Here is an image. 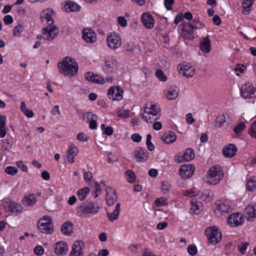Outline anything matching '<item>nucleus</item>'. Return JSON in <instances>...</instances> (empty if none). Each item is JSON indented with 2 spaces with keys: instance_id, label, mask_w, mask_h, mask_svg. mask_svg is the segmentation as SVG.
<instances>
[{
  "instance_id": "1",
  "label": "nucleus",
  "mask_w": 256,
  "mask_h": 256,
  "mask_svg": "<svg viewBox=\"0 0 256 256\" xmlns=\"http://www.w3.org/2000/svg\"><path fill=\"white\" fill-rule=\"evenodd\" d=\"M58 68L60 74L71 78L78 73V66L74 58L66 57L58 64Z\"/></svg>"
},
{
  "instance_id": "2",
  "label": "nucleus",
  "mask_w": 256,
  "mask_h": 256,
  "mask_svg": "<svg viewBox=\"0 0 256 256\" xmlns=\"http://www.w3.org/2000/svg\"><path fill=\"white\" fill-rule=\"evenodd\" d=\"M160 116V109L158 106L152 103L146 104L142 118L144 122L152 123Z\"/></svg>"
},
{
  "instance_id": "3",
  "label": "nucleus",
  "mask_w": 256,
  "mask_h": 256,
  "mask_svg": "<svg viewBox=\"0 0 256 256\" xmlns=\"http://www.w3.org/2000/svg\"><path fill=\"white\" fill-rule=\"evenodd\" d=\"M224 173L218 166L211 167L207 172L206 182L210 184H216L222 180Z\"/></svg>"
},
{
  "instance_id": "4",
  "label": "nucleus",
  "mask_w": 256,
  "mask_h": 256,
  "mask_svg": "<svg viewBox=\"0 0 256 256\" xmlns=\"http://www.w3.org/2000/svg\"><path fill=\"white\" fill-rule=\"evenodd\" d=\"M205 234L208 242L214 245L219 242L222 239V233L220 230L216 226H210L205 230Z\"/></svg>"
},
{
  "instance_id": "5",
  "label": "nucleus",
  "mask_w": 256,
  "mask_h": 256,
  "mask_svg": "<svg viewBox=\"0 0 256 256\" xmlns=\"http://www.w3.org/2000/svg\"><path fill=\"white\" fill-rule=\"evenodd\" d=\"M37 225L39 230L42 233L51 234L54 232L53 222L50 216H44L38 220Z\"/></svg>"
},
{
  "instance_id": "6",
  "label": "nucleus",
  "mask_w": 256,
  "mask_h": 256,
  "mask_svg": "<svg viewBox=\"0 0 256 256\" xmlns=\"http://www.w3.org/2000/svg\"><path fill=\"white\" fill-rule=\"evenodd\" d=\"M80 210L83 214H95L100 211V207L96 202H92L87 200L80 206Z\"/></svg>"
},
{
  "instance_id": "7",
  "label": "nucleus",
  "mask_w": 256,
  "mask_h": 256,
  "mask_svg": "<svg viewBox=\"0 0 256 256\" xmlns=\"http://www.w3.org/2000/svg\"><path fill=\"white\" fill-rule=\"evenodd\" d=\"M241 96L244 99L256 98V88L250 82H246L241 86Z\"/></svg>"
},
{
  "instance_id": "8",
  "label": "nucleus",
  "mask_w": 256,
  "mask_h": 256,
  "mask_svg": "<svg viewBox=\"0 0 256 256\" xmlns=\"http://www.w3.org/2000/svg\"><path fill=\"white\" fill-rule=\"evenodd\" d=\"M2 205L6 212L15 213L22 212V206L19 204L16 203L8 198L3 199L2 201Z\"/></svg>"
},
{
  "instance_id": "9",
  "label": "nucleus",
  "mask_w": 256,
  "mask_h": 256,
  "mask_svg": "<svg viewBox=\"0 0 256 256\" xmlns=\"http://www.w3.org/2000/svg\"><path fill=\"white\" fill-rule=\"evenodd\" d=\"M42 34H44V40L51 41L58 35V28L56 25L48 26L42 29Z\"/></svg>"
},
{
  "instance_id": "10",
  "label": "nucleus",
  "mask_w": 256,
  "mask_h": 256,
  "mask_svg": "<svg viewBox=\"0 0 256 256\" xmlns=\"http://www.w3.org/2000/svg\"><path fill=\"white\" fill-rule=\"evenodd\" d=\"M106 42L108 46L112 50H116L122 45V40L120 36L116 33H110L107 36Z\"/></svg>"
},
{
  "instance_id": "11",
  "label": "nucleus",
  "mask_w": 256,
  "mask_h": 256,
  "mask_svg": "<svg viewBox=\"0 0 256 256\" xmlns=\"http://www.w3.org/2000/svg\"><path fill=\"white\" fill-rule=\"evenodd\" d=\"M124 90L119 86H111L108 91V96L112 100H120L123 98Z\"/></svg>"
},
{
  "instance_id": "12",
  "label": "nucleus",
  "mask_w": 256,
  "mask_h": 256,
  "mask_svg": "<svg viewBox=\"0 0 256 256\" xmlns=\"http://www.w3.org/2000/svg\"><path fill=\"white\" fill-rule=\"evenodd\" d=\"M215 212L223 214L228 213L231 210L230 202L228 200H220L216 202Z\"/></svg>"
},
{
  "instance_id": "13",
  "label": "nucleus",
  "mask_w": 256,
  "mask_h": 256,
  "mask_svg": "<svg viewBox=\"0 0 256 256\" xmlns=\"http://www.w3.org/2000/svg\"><path fill=\"white\" fill-rule=\"evenodd\" d=\"M244 222V217L240 213L232 214L228 218V223L231 226H241Z\"/></svg>"
},
{
  "instance_id": "14",
  "label": "nucleus",
  "mask_w": 256,
  "mask_h": 256,
  "mask_svg": "<svg viewBox=\"0 0 256 256\" xmlns=\"http://www.w3.org/2000/svg\"><path fill=\"white\" fill-rule=\"evenodd\" d=\"M178 69L180 74L186 78L192 77L194 74V68L186 63L180 64Z\"/></svg>"
},
{
  "instance_id": "15",
  "label": "nucleus",
  "mask_w": 256,
  "mask_h": 256,
  "mask_svg": "<svg viewBox=\"0 0 256 256\" xmlns=\"http://www.w3.org/2000/svg\"><path fill=\"white\" fill-rule=\"evenodd\" d=\"M195 154L194 150L192 148H187L183 154L177 155L176 156V160L178 162H188L192 160L194 158Z\"/></svg>"
},
{
  "instance_id": "16",
  "label": "nucleus",
  "mask_w": 256,
  "mask_h": 256,
  "mask_svg": "<svg viewBox=\"0 0 256 256\" xmlns=\"http://www.w3.org/2000/svg\"><path fill=\"white\" fill-rule=\"evenodd\" d=\"M192 24L183 23L182 28L181 36L186 40H192L194 38V28H192Z\"/></svg>"
},
{
  "instance_id": "17",
  "label": "nucleus",
  "mask_w": 256,
  "mask_h": 256,
  "mask_svg": "<svg viewBox=\"0 0 256 256\" xmlns=\"http://www.w3.org/2000/svg\"><path fill=\"white\" fill-rule=\"evenodd\" d=\"M134 156L138 162H142L147 160L148 154L144 148H138L134 151Z\"/></svg>"
},
{
  "instance_id": "18",
  "label": "nucleus",
  "mask_w": 256,
  "mask_h": 256,
  "mask_svg": "<svg viewBox=\"0 0 256 256\" xmlns=\"http://www.w3.org/2000/svg\"><path fill=\"white\" fill-rule=\"evenodd\" d=\"M54 14V11L50 8H48L44 10L40 14V20L48 24V26L54 25V20L52 16Z\"/></svg>"
},
{
  "instance_id": "19",
  "label": "nucleus",
  "mask_w": 256,
  "mask_h": 256,
  "mask_svg": "<svg viewBox=\"0 0 256 256\" xmlns=\"http://www.w3.org/2000/svg\"><path fill=\"white\" fill-rule=\"evenodd\" d=\"M84 248V242L81 240L76 241L72 245L69 256H84L82 250Z\"/></svg>"
},
{
  "instance_id": "20",
  "label": "nucleus",
  "mask_w": 256,
  "mask_h": 256,
  "mask_svg": "<svg viewBox=\"0 0 256 256\" xmlns=\"http://www.w3.org/2000/svg\"><path fill=\"white\" fill-rule=\"evenodd\" d=\"M141 21L146 29H152L154 26V20L149 12H144L141 16Z\"/></svg>"
},
{
  "instance_id": "21",
  "label": "nucleus",
  "mask_w": 256,
  "mask_h": 256,
  "mask_svg": "<svg viewBox=\"0 0 256 256\" xmlns=\"http://www.w3.org/2000/svg\"><path fill=\"white\" fill-rule=\"evenodd\" d=\"M194 169V167L192 164L183 165L180 168V174L184 179L188 178L192 176Z\"/></svg>"
},
{
  "instance_id": "22",
  "label": "nucleus",
  "mask_w": 256,
  "mask_h": 256,
  "mask_svg": "<svg viewBox=\"0 0 256 256\" xmlns=\"http://www.w3.org/2000/svg\"><path fill=\"white\" fill-rule=\"evenodd\" d=\"M238 151L236 146L232 144H230L224 146L222 150V154L224 157L231 158L234 157Z\"/></svg>"
},
{
  "instance_id": "23",
  "label": "nucleus",
  "mask_w": 256,
  "mask_h": 256,
  "mask_svg": "<svg viewBox=\"0 0 256 256\" xmlns=\"http://www.w3.org/2000/svg\"><path fill=\"white\" fill-rule=\"evenodd\" d=\"M68 251V245L65 242L60 241L55 244L54 246V252L56 254L63 256L66 254Z\"/></svg>"
},
{
  "instance_id": "24",
  "label": "nucleus",
  "mask_w": 256,
  "mask_h": 256,
  "mask_svg": "<svg viewBox=\"0 0 256 256\" xmlns=\"http://www.w3.org/2000/svg\"><path fill=\"white\" fill-rule=\"evenodd\" d=\"M82 38L88 43H94L96 40V34L90 29H85L82 32Z\"/></svg>"
},
{
  "instance_id": "25",
  "label": "nucleus",
  "mask_w": 256,
  "mask_h": 256,
  "mask_svg": "<svg viewBox=\"0 0 256 256\" xmlns=\"http://www.w3.org/2000/svg\"><path fill=\"white\" fill-rule=\"evenodd\" d=\"M117 200L118 196L115 190L110 188H107L106 200L108 205L109 206H112Z\"/></svg>"
},
{
  "instance_id": "26",
  "label": "nucleus",
  "mask_w": 256,
  "mask_h": 256,
  "mask_svg": "<svg viewBox=\"0 0 256 256\" xmlns=\"http://www.w3.org/2000/svg\"><path fill=\"white\" fill-rule=\"evenodd\" d=\"M200 50L204 54H208L211 50V42L208 36L202 37L200 42Z\"/></svg>"
},
{
  "instance_id": "27",
  "label": "nucleus",
  "mask_w": 256,
  "mask_h": 256,
  "mask_svg": "<svg viewBox=\"0 0 256 256\" xmlns=\"http://www.w3.org/2000/svg\"><path fill=\"white\" fill-rule=\"evenodd\" d=\"M85 78L87 80L96 84H104L105 82L104 78L91 72H87L85 74Z\"/></svg>"
},
{
  "instance_id": "28",
  "label": "nucleus",
  "mask_w": 256,
  "mask_h": 256,
  "mask_svg": "<svg viewBox=\"0 0 256 256\" xmlns=\"http://www.w3.org/2000/svg\"><path fill=\"white\" fill-rule=\"evenodd\" d=\"M179 89L176 86L168 88L164 92L165 95L168 100L176 99L178 94Z\"/></svg>"
},
{
  "instance_id": "29",
  "label": "nucleus",
  "mask_w": 256,
  "mask_h": 256,
  "mask_svg": "<svg viewBox=\"0 0 256 256\" xmlns=\"http://www.w3.org/2000/svg\"><path fill=\"white\" fill-rule=\"evenodd\" d=\"M160 138L166 144H170L174 142L176 140V136L172 131H168L164 134Z\"/></svg>"
},
{
  "instance_id": "30",
  "label": "nucleus",
  "mask_w": 256,
  "mask_h": 256,
  "mask_svg": "<svg viewBox=\"0 0 256 256\" xmlns=\"http://www.w3.org/2000/svg\"><path fill=\"white\" fill-rule=\"evenodd\" d=\"M80 6L74 2L68 0L64 5V10L68 12H78L80 10Z\"/></svg>"
},
{
  "instance_id": "31",
  "label": "nucleus",
  "mask_w": 256,
  "mask_h": 256,
  "mask_svg": "<svg viewBox=\"0 0 256 256\" xmlns=\"http://www.w3.org/2000/svg\"><path fill=\"white\" fill-rule=\"evenodd\" d=\"M78 152V148L73 146H70L66 154V157L68 162L70 164H72L74 162V157L77 155Z\"/></svg>"
},
{
  "instance_id": "32",
  "label": "nucleus",
  "mask_w": 256,
  "mask_h": 256,
  "mask_svg": "<svg viewBox=\"0 0 256 256\" xmlns=\"http://www.w3.org/2000/svg\"><path fill=\"white\" fill-rule=\"evenodd\" d=\"M246 218L250 220L252 218H256V205L250 204L245 208Z\"/></svg>"
},
{
  "instance_id": "33",
  "label": "nucleus",
  "mask_w": 256,
  "mask_h": 256,
  "mask_svg": "<svg viewBox=\"0 0 256 256\" xmlns=\"http://www.w3.org/2000/svg\"><path fill=\"white\" fill-rule=\"evenodd\" d=\"M254 2V0H244L242 3V13L243 14L248 15L250 14Z\"/></svg>"
},
{
  "instance_id": "34",
  "label": "nucleus",
  "mask_w": 256,
  "mask_h": 256,
  "mask_svg": "<svg viewBox=\"0 0 256 256\" xmlns=\"http://www.w3.org/2000/svg\"><path fill=\"white\" fill-rule=\"evenodd\" d=\"M120 204L118 202L116 204L114 210L112 212H107V216L111 222H113L118 218L120 210Z\"/></svg>"
},
{
  "instance_id": "35",
  "label": "nucleus",
  "mask_w": 256,
  "mask_h": 256,
  "mask_svg": "<svg viewBox=\"0 0 256 256\" xmlns=\"http://www.w3.org/2000/svg\"><path fill=\"white\" fill-rule=\"evenodd\" d=\"M191 208L190 210V213L191 214H198L200 212V202H197L196 200L192 198L190 202Z\"/></svg>"
},
{
  "instance_id": "36",
  "label": "nucleus",
  "mask_w": 256,
  "mask_h": 256,
  "mask_svg": "<svg viewBox=\"0 0 256 256\" xmlns=\"http://www.w3.org/2000/svg\"><path fill=\"white\" fill-rule=\"evenodd\" d=\"M72 224L70 222H66L61 227L62 232L66 236H70L72 232Z\"/></svg>"
},
{
  "instance_id": "37",
  "label": "nucleus",
  "mask_w": 256,
  "mask_h": 256,
  "mask_svg": "<svg viewBox=\"0 0 256 256\" xmlns=\"http://www.w3.org/2000/svg\"><path fill=\"white\" fill-rule=\"evenodd\" d=\"M214 192L209 190H204L202 191L200 198L206 202H208L213 199Z\"/></svg>"
},
{
  "instance_id": "38",
  "label": "nucleus",
  "mask_w": 256,
  "mask_h": 256,
  "mask_svg": "<svg viewBox=\"0 0 256 256\" xmlns=\"http://www.w3.org/2000/svg\"><path fill=\"white\" fill-rule=\"evenodd\" d=\"M36 202L35 196L33 194L26 195L22 200L24 205L32 206Z\"/></svg>"
},
{
  "instance_id": "39",
  "label": "nucleus",
  "mask_w": 256,
  "mask_h": 256,
  "mask_svg": "<svg viewBox=\"0 0 256 256\" xmlns=\"http://www.w3.org/2000/svg\"><path fill=\"white\" fill-rule=\"evenodd\" d=\"M90 188L88 187H84L80 189L76 192L78 199L80 201H83L85 200L87 194L90 192Z\"/></svg>"
},
{
  "instance_id": "40",
  "label": "nucleus",
  "mask_w": 256,
  "mask_h": 256,
  "mask_svg": "<svg viewBox=\"0 0 256 256\" xmlns=\"http://www.w3.org/2000/svg\"><path fill=\"white\" fill-rule=\"evenodd\" d=\"M226 122V117L224 114L218 116L214 120V126L215 128H220Z\"/></svg>"
},
{
  "instance_id": "41",
  "label": "nucleus",
  "mask_w": 256,
  "mask_h": 256,
  "mask_svg": "<svg viewBox=\"0 0 256 256\" xmlns=\"http://www.w3.org/2000/svg\"><path fill=\"white\" fill-rule=\"evenodd\" d=\"M105 66L108 68H112L116 64V59L112 56H108L105 58Z\"/></svg>"
},
{
  "instance_id": "42",
  "label": "nucleus",
  "mask_w": 256,
  "mask_h": 256,
  "mask_svg": "<svg viewBox=\"0 0 256 256\" xmlns=\"http://www.w3.org/2000/svg\"><path fill=\"white\" fill-rule=\"evenodd\" d=\"M102 184L105 186V184L102 181L101 182L100 184H99L98 182H95V191L92 194L94 198L98 197V196L100 194L101 192Z\"/></svg>"
},
{
  "instance_id": "43",
  "label": "nucleus",
  "mask_w": 256,
  "mask_h": 256,
  "mask_svg": "<svg viewBox=\"0 0 256 256\" xmlns=\"http://www.w3.org/2000/svg\"><path fill=\"white\" fill-rule=\"evenodd\" d=\"M246 190L250 192H252L256 188V182L252 178H250L246 184Z\"/></svg>"
},
{
  "instance_id": "44",
  "label": "nucleus",
  "mask_w": 256,
  "mask_h": 256,
  "mask_svg": "<svg viewBox=\"0 0 256 256\" xmlns=\"http://www.w3.org/2000/svg\"><path fill=\"white\" fill-rule=\"evenodd\" d=\"M190 23L192 26V28L194 30L202 29L206 26L205 24L201 22L198 19H194Z\"/></svg>"
},
{
  "instance_id": "45",
  "label": "nucleus",
  "mask_w": 256,
  "mask_h": 256,
  "mask_svg": "<svg viewBox=\"0 0 256 256\" xmlns=\"http://www.w3.org/2000/svg\"><path fill=\"white\" fill-rule=\"evenodd\" d=\"M127 181L129 183H132L135 181L136 175L134 172L130 170H127L126 172Z\"/></svg>"
},
{
  "instance_id": "46",
  "label": "nucleus",
  "mask_w": 256,
  "mask_h": 256,
  "mask_svg": "<svg viewBox=\"0 0 256 256\" xmlns=\"http://www.w3.org/2000/svg\"><path fill=\"white\" fill-rule=\"evenodd\" d=\"M246 128V124L244 122L238 123L234 128V132L237 135L240 134Z\"/></svg>"
},
{
  "instance_id": "47",
  "label": "nucleus",
  "mask_w": 256,
  "mask_h": 256,
  "mask_svg": "<svg viewBox=\"0 0 256 256\" xmlns=\"http://www.w3.org/2000/svg\"><path fill=\"white\" fill-rule=\"evenodd\" d=\"M155 204L157 206H166L168 204V200L164 197L157 198L155 200Z\"/></svg>"
},
{
  "instance_id": "48",
  "label": "nucleus",
  "mask_w": 256,
  "mask_h": 256,
  "mask_svg": "<svg viewBox=\"0 0 256 256\" xmlns=\"http://www.w3.org/2000/svg\"><path fill=\"white\" fill-rule=\"evenodd\" d=\"M152 139V135L150 134H148L146 136V144L148 148V149L150 152H152L154 150V146L151 142Z\"/></svg>"
},
{
  "instance_id": "49",
  "label": "nucleus",
  "mask_w": 256,
  "mask_h": 256,
  "mask_svg": "<svg viewBox=\"0 0 256 256\" xmlns=\"http://www.w3.org/2000/svg\"><path fill=\"white\" fill-rule=\"evenodd\" d=\"M24 26L22 23H19L17 26H15L13 30V34L14 36H18L20 34L23 32Z\"/></svg>"
},
{
  "instance_id": "50",
  "label": "nucleus",
  "mask_w": 256,
  "mask_h": 256,
  "mask_svg": "<svg viewBox=\"0 0 256 256\" xmlns=\"http://www.w3.org/2000/svg\"><path fill=\"white\" fill-rule=\"evenodd\" d=\"M156 76L157 78L162 82H166L167 80L166 76L164 74L163 71L160 69H158L156 70Z\"/></svg>"
},
{
  "instance_id": "51",
  "label": "nucleus",
  "mask_w": 256,
  "mask_h": 256,
  "mask_svg": "<svg viewBox=\"0 0 256 256\" xmlns=\"http://www.w3.org/2000/svg\"><path fill=\"white\" fill-rule=\"evenodd\" d=\"M170 186V185L168 182L162 181L161 185V190L164 194H166L169 192Z\"/></svg>"
},
{
  "instance_id": "52",
  "label": "nucleus",
  "mask_w": 256,
  "mask_h": 256,
  "mask_svg": "<svg viewBox=\"0 0 256 256\" xmlns=\"http://www.w3.org/2000/svg\"><path fill=\"white\" fill-rule=\"evenodd\" d=\"M249 245L248 242H242L238 246V251L242 254L245 253L247 247Z\"/></svg>"
},
{
  "instance_id": "53",
  "label": "nucleus",
  "mask_w": 256,
  "mask_h": 256,
  "mask_svg": "<svg viewBox=\"0 0 256 256\" xmlns=\"http://www.w3.org/2000/svg\"><path fill=\"white\" fill-rule=\"evenodd\" d=\"M187 250L188 253L192 256H195L198 253L196 246L194 244H190L188 246Z\"/></svg>"
},
{
  "instance_id": "54",
  "label": "nucleus",
  "mask_w": 256,
  "mask_h": 256,
  "mask_svg": "<svg viewBox=\"0 0 256 256\" xmlns=\"http://www.w3.org/2000/svg\"><path fill=\"white\" fill-rule=\"evenodd\" d=\"M248 134L252 137L256 138V120L252 124L250 128L248 130Z\"/></svg>"
},
{
  "instance_id": "55",
  "label": "nucleus",
  "mask_w": 256,
  "mask_h": 256,
  "mask_svg": "<svg viewBox=\"0 0 256 256\" xmlns=\"http://www.w3.org/2000/svg\"><path fill=\"white\" fill-rule=\"evenodd\" d=\"M5 172L6 174L13 176L17 174L18 169L14 166H8L5 168Z\"/></svg>"
},
{
  "instance_id": "56",
  "label": "nucleus",
  "mask_w": 256,
  "mask_h": 256,
  "mask_svg": "<svg viewBox=\"0 0 256 256\" xmlns=\"http://www.w3.org/2000/svg\"><path fill=\"white\" fill-rule=\"evenodd\" d=\"M76 138L79 141L86 142L88 141L89 137L84 133L81 132L77 134Z\"/></svg>"
},
{
  "instance_id": "57",
  "label": "nucleus",
  "mask_w": 256,
  "mask_h": 256,
  "mask_svg": "<svg viewBox=\"0 0 256 256\" xmlns=\"http://www.w3.org/2000/svg\"><path fill=\"white\" fill-rule=\"evenodd\" d=\"M83 118L84 119L86 118L88 121L90 122L94 118H97L98 117L96 115L93 114L91 112H86L84 114Z\"/></svg>"
},
{
  "instance_id": "58",
  "label": "nucleus",
  "mask_w": 256,
  "mask_h": 256,
  "mask_svg": "<svg viewBox=\"0 0 256 256\" xmlns=\"http://www.w3.org/2000/svg\"><path fill=\"white\" fill-rule=\"evenodd\" d=\"M124 49L128 53H131L134 50V44L132 43H128L124 46Z\"/></svg>"
},
{
  "instance_id": "59",
  "label": "nucleus",
  "mask_w": 256,
  "mask_h": 256,
  "mask_svg": "<svg viewBox=\"0 0 256 256\" xmlns=\"http://www.w3.org/2000/svg\"><path fill=\"white\" fill-rule=\"evenodd\" d=\"M44 252V248L40 246H36L34 248V252L37 256H42Z\"/></svg>"
},
{
  "instance_id": "60",
  "label": "nucleus",
  "mask_w": 256,
  "mask_h": 256,
  "mask_svg": "<svg viewBox=\"0 0 256 256\" xmlns=\"http://www.w3.org/2000/svg\"><path fill=\"white\" fill-rule=\"evenodd\" d=\"M2 146L4 150H8L12 148V144L8 140H4L2 142Z\"/></svg>"
},
{
  "instance_id": "61",
  "label": "nucleus",
  "mask_w": 256,
  "mask_h": 256,
  "mask_svg": "<svg viewBox=\"0 0 256 256\" xmlns=\"http://www.w3.org/2000/svg\"><path fill=\"white\" fill-rule=\"evenodd\" d=\"M118 22L119 24L122 27H125L127 25V21L124 16H118Z\"/></svg>"
},
{
  "instance_id": "62",
  "label": "nucleus",
  "mask_w": 256,
  "mask_h": 256,
  "mask_svg": "<svg viewBox=\"0 0 256 256\" xmlns=\"http://www.w3.org/2000/svg\"><path fill=\"white\" fill-rule=\"evenodd\" d=\"M13 18L10 15H6L4 18V22L6 24H10L13 22Z\"/></svg>"
},
{
  "instance_id": "63",
  "label": "nucleus",
  "mask_w": 256,
  "mask_h": 256,
  "mask_svg": "<svg viewBox=\"0 0 256 256\" xmlns=\"http://www.w3.org/2000/svg\"><path fill=\"white\" fill-rule=\"evenodd\" d=\"M92 178V172H85L84 174V179L86 182L91 181Z\"/></svg>"
},
{
  "instance_id": "64",
  "label": "nucleus",
  "mask_w": 256,
  "mask_h": 256,
  "mask_svg": "<svg viewBox=\"0 0 256 256\" xmlns=\"http://www.w3.org/2000/svg\"><path fill=\"white\" fill-rule=\"evenodd\" d=\"M142 256H157L152 251L148 248H146L143 250Z\"/></svg>"
}]
</instances>
